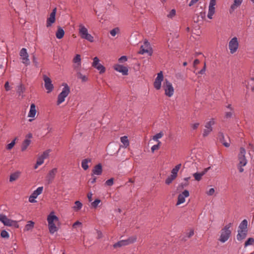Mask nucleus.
<instances>
[{
	"mask_svg": "<svg viewBox=\"0 0 254 254\" xmlns=\"http://www.w3.org/2000/svg\"><path fill=\"white\" fill-rule=\"evenodd\" d=\"M92 195H93V194L91 192H89L87 194V197H88L89 201H90V202H91L92 200Z\"/></svg>",
	"mask_w": 254,
	"mask_h": 254,
	"instance_id": "nucleus-63",
	"label": "nucleus"
},
{
	"mask_svg": "<svg viewBox=\"0 0 254 254\" xmlns=\"http://www.w3.org/2000/svg\"><path fill=\"white\" fill-rule=\"evenodd\" d=\"M43 190V188L42 187H38L36 190L33 191L31 195L33 198H37L39 195L42 193Z\"/></svg>",
	"mask_w": 254,
	"mask_h": 254,
	"instance_id": "nucleus-32",
	"label": "nucleus"
},
{
	"mask_svg": "<svg viewBox=\"0 0 254 254\" xmlns=\"http://www.w3.org/2000/svg\"><path fill=\"white\" fill-rule=\"evenodd\" d=\"M120 28L119 27H116V28L113 29L112 30H111L110 32V34L112 36L114 37L116 35V34L119 33L120 32Z\"/></svg>",
	"mask_w": 254,
	"mask_h": 254,
	"instance_id": "nucleus-40",
	"label": "nucleus"
},
{
	"mask_svg": "<svg viewBox=\"0 0 254 254\" xmlns=\"http://www.w3.org/2000/svg\"><path fill=\"white\" fill-rule=\"evenodd\" d=\"M199 0H191L189 4V6H191L195 3H196Z\"/></svg>",
	"mask_w": 254,
	"mask_h": 254,
	"instance_id": "nucleus-64",
	"label": "nucleus"
},
{
	"mask_svg": "<svg viewBox=\"0 0 254 254\" xmlns=\"http://www.w3.org/2000/svg\"><path fill=\"white\" fill-rule=\"evenodd\" d=\"M206 70V63H204L203 67L198 72L200 74H203Z\"/></svg>",
	"mask_w": 254,
	"mask_h": 254,
	"instance_id": "nucleus-53",
	"label": "nucleus"
},
{
	"mask_svg": "<svg viewBox=\"0 0 254 254\" xmlns=\"http://www.w3.org/2000/svg\"><path fill=\"white\" fill-rule=\"evenodd\" d=\"M163 74L162 71H160L157 74V76L155 78L154 82V88L157 90H159L161 87V83L163 80Z\"/></svg>",
	"mask_w": 254,
	"mask_h": 254,
	"instance_id": "nucleus-12",
	"label": "nucleus"
},
{
	"mask_svg": "<svg viewBox=\"0 0 254 254\" xmlns=\"http://www.w3.org/2000/svg\"><path fill=\"white\" fill-rule=\"evenodd\" d=\"M46 158V153L45 152L43 155H42L38 157L36 164L34 166V169H36L39 166L41 165L44 163V160Z\"/></svg>",
	"mask_w": 254,
	"mask_h": 254,
	"instance_id": "nucleus-26",
	"label": "nucleus"
},
{
	"mask_svg": "<svg viewBox=\"0 0 254 254\" xmlns=\"http://www.w3.org/2000/svg\"><path fill=\"white\" fill-rule=\"evenodd\" d=\"M181 164H179L176 165L171 171V176H173L174 177L176 178L177 176L178 171L181 168Z\"/></svg>",
	"mask_w": 254,
	"mask_h": 254,
	"instance_id": "nucleus-31",
	"label": "nucleus"
},
{
	"mask_svg": "<svg viewBox=\"0 0 254 254\" xmlns=\"http://www.w3.org/2000/svg\"><path fill=\"white\" fill-rule=\"evenodd\" d=\"M248 232L245 231H241L238 230V234L237 235V239L239 241H241L247 237Z\"/></svg>",
	"mask_w": 254,
	"mask_h": 254,
	"instance_id": "nucleus-21",
	"label": "nucleus"
},
{
	"mask_svg": "<svg viewBox=\"0 0 254 254\" xmlns=\"http://www.w3.org/2000/svg\"><path fill=\"white\" fill-rule=\"evenodd\" d=\"M114 184V179L111 178L106 181L105 184L108 186H112Z\"/></svg>",
	"mask_w": 254,
	"mask_h": 254,
	"instance_id": "nucleus-51",
	"label": "nucleus"
},
{
	"mask_svg": "<svg viewBox=\"0 0 254 254\" xmlns=\"http://www.w3.org/2000/svg\"><path fill=\"white\" fill-rule=\"evenodd\" d=\"M243 1V0H234V2L230 8V13H232L237 7L241 5Z\"/></svg>",
	"mask_w": 254,
	"mask_h": 254,
	"instance_id": "nucleus-19",
	"label": "nucleus"
},
{
	"mask_svg": "<svg viewBox=\"0 0 254 254\" xmlns=\"http://www.w3.org/2000/svg\"><path fill=\"white\" fill-rule=\"evenodd\" d=\"M0 221L5 226H13L15 228L19 227L16 221L11 220L3 214H0Z\"/></svg>",
	"mask_w": 254,
	"mask_h": 254,
	"instance_id": "nucleus-6",
	"label": "nucleus"
},
{
	"mask_svg": "<svg viewBox=\"0 0 254 254\" xmlns=\"http://www.w3.org/2000/svg\"><path fill=\"white\" fill-rule=\"evenodd\" d=\"M138 53L141 55L147 54L148 56H151L153 53V50L151 48L150 43L147 41H145L143 45L140 47Z\"/></svg>",
	"mask_w": 254,
	"mask_h": 254,
	"instance_id": "nucleus-7",
	"label": "nucleus"
},
{
	"mask_svg": "<svg viewBox=\"0 0 254 254\" xmlns=\"http://www.w3.org/2000/svg\"><path fill=\"white\" fill-rule=\"evenodd\" d=\"M0 236L2 238L8 239L9 237L8 233L5 230H2L1 232Z\"/></svg>",
	"mask_w": 254,
	"mask_h": 254,
	"instance_id": "nucleus-47",
	"label": "nucleus"
},
{
	"mask_svg": "<svg viewBox=\"0 0 254 254\" xmlns=\"http://www.w3.org/2000/svg\"><path fill=\"white\" fill-rule=\"evenodd\" d=\"M31 143V140L29 139H25L23 142H22V145H21V151H24L26 150L28 146L30 145Z\"/></svg>",
	"mask_w": 254,
	"mask_h": 254,
	"instance_id": "nucleus-30",
	"label": "nucleus"
},
{
	"mask_svg": "<svg viewBox=\"0 0 254 254\" xmlns=\"http://www.w3.org/2000/svg\"><path fill=\"white\" fill-rule=\"evenodd\" d=\"M44 80L45 82V87L46 89H48V77L46 75H44Z\"/></svg>",
	"mask_w": 254,
	"mask_h": 254,
	"instance_id": "nucleus-56",
	"label": "nucleus"
},
{
	"mask_svg": "<svg viewBox=\"0 0 254 254\" xmlns=\"http://www.w3.org/2000/svg\"><path fill=\"white\" fill-rule=\"evenodd\" d=\"M82 206V204L79 201H76L75 202V206L73 207V208L75 210H80Z\"/></svg>",
	"mask_w": 254,
	"mask_h": 254,
	"instance_id": "nucleus-43",
	"label": "nucleus"
},
{
	"mask_svg": "<svg viewBox=\"0 0 254 254\" xmlns=\"http://www.w3.org/2000/svg\"><path fill=\"white\" fill-rule=\"evenodd\" d=\"M194 235V231L193 230H190V231L187 234V237L188 238H190Z\"/></svg>",
	"mask_w": 254,
	"mask_h": 254,
	"instance_id": "nucleus-58",
	"label": "nucleus"
},
{
	"mask_svg": "<svg viewBox=\"0 0 254 254\" xmlns=\"http://www.w3.org/2000/svg\"><path fill=\"white\" fill-rule=\"evenodd\" d=\"M215 124L214 119H211L205 124V128L203 129L202 135L203 137L207 136L212 131V126Z\"/></svg>",
	"mask_w": 254,
	"mask_h": 254,
	"instance_id": "nucleus-9",
	"label": "nucleus"
},
{
	"mask_svg": "<svg viewBox=\"0 0 254 254\" xmlns=\"http://www.w3.org/2000/svg\"><path fill=\"white\" fill-rule=\"evenodd\" d=\"M121 141L124 144V147L125 148H127V146H129V142L127 136H124L121 137Z\"/></svg>",
	"mask_w": 254,
	"mask_h": 254,
	"instance_id": "nucleus-35",
	"label": "nucleus"
},
{
	"mask_svg": "<svg viewBox=\"0 0 254 254\" xmlns=\"http://www.w3.org/2000/svg\"><path fill=\"white\" fill-rule=\"evenodd\" d=\"M161 142L160 141H158V144L153 145L151 148V150L152 152H154L155 150H158L161 145Z\"/></svg>",
	"mask_w": 254,
	"mask_h": 254,
	"instance_id": "nucleus-45",
	"label": "nucleus"
},
{
	"mask_svg": "<svg viewBox=\"0 0 254 254\" xmlns=\"http://www.w3.org/2000/svg\"><path fill=\"white\" fill-rule=\"evenodd\" d=\"M114 69L122 73L124 75H127L128 73V69L127 67L120 64H116L114 66Z\"/></svg>",
	"mask_w": 254,
	"mask_h": 254,
	"instance_id": "nucleus-15",
	"label": "nucleus"
},
{
	"mask_svg": "<svg viewBox=\"0 0 254 254\" xmlns=\"http://www.w3.org/2000/svg\"><path fill=\"white\" fill-rule=\"evenodd\" d=\"M20 60L22 63L25 65H28L30 64V60L29 59V55L27 52V50L25 48H22L19 53Z\"/></svg>",
	"mask_w": 254,
	"mask_h": 254,
	"instance_id": "nucleus-11",
	"label": "nucleus"
},
{
	"mask_svg": "<svg viewBox=\"0 0 254 254\" xmlns=\"http://www.w3.org/2000/svg\"><path fill=\"white\" fill-rule=\"evenodd\" d=\"M54 88L51 80L49 78V93L51 92Z\"/></svg>",
	"mask_w": 254,
	"mask_h": 254,
	"instance_id": "nucleus-52",
	"label": "nucleus"
},
{
	"mask_svg": "<svg viewBox=\"0 0 254 254\" xmlns=\"http://www.w3.org/2000/svg\"><path fill=\"white\" fill-rule=\"evenodd\" d=\"M57 12V8L55 7L51 13L50 14V17H49L48 22H49V26L52 25L53 23L55 22L56 20V14Z\"/></svg>",
	"mask_w": 254,
	"mask_h": 254,
	"instance_id": "nucleus-17",
	"label": "nucleus"
},
{
	"mask_svg": "<svg viewBox=\"0 0 254 254\" xmlns=\"http://www.w3.org/2000/svg\"><path fill=\"white\" fill-rule=\"evenodd\" d=\"M246 153V152L245 149L244 148L241 147L240 148V153L238 155L239 163L238 166V169L240 173H242L244 171L243 167L246 166L247 163V160L245 157Z\"/></svg>",
	"mask_w": 254,
	"mask_h": 254,
	"instance_id": "nucleus-5",
	"label": "nucleus"
},
{
	"mask_svg": "<svg viewBox=\"0 0 254 254\" xmlns=\"http://www.w3.org/2000/svg\"><path fill=\"white\" fill-rule=\"evenodd\" d=\"M57 172V168H54L49 173V183L54 179Z\"/></svg>",
	"mask_w": 254,
	"mask_h": 254,
	"instance_id": "nucleus-33",
	"label": "nucleus"
},
{
	"mask_svg": "<svg viewBox=\"0 0 254 254\" xmlns=\"http://www.w3.org/2000/svg\"><path fill=\"white\" fill-rule=\"evenodd\" d=\"M238 230L248 232V221L246 219L243 220L238 227Z\"/></svg>",
	"mask_w": 254,
	"mask_h": 254,
	"instance_id": "nucleus-22",
	"label": "nucleus"
},
{
	"mask_svg": "<svg viewBox=\"0 0 254 254\" xmlns=\"http://www.w3.org/2000/svg\"><path fill=\"white\" fill-rule=\"evenodd\" d=\"M163 133L161 131L154 135L153 137V139L158 142V141H159L158 139L161 138L163 136Z\"/></svg>",
	"mask_w": 254,
	"mask_h": 254,
	"instance_id": "nucleus-44",
	"label": "nucleus"
},
{
	"mask_svg": "<svg viewBox=\"0 0 254 254\" xmlns=\"http://www.w3.org/2000/svg\"><path fill=\"white\" fill-rule=\"evenodd\" d=\"M34 226V222L32 221H29L27 224L25 225L24 230L25 231H29L31 230Z\"/></svg>",
	"mask_w": 254,
	"mask_h": 254,
	"instance_id": "nucleus-34",
	"label": "nucleus"
},
{
	"mask_svg": "<svg viewBox=\"0 0 254 254\" xmlns=\"http://www.w3.org/2000/svg\"><path fill=\"white\" fill-rule=\"evenodd\" d=\"M254 244V239L253 238H249L245 243V247H247L249 246L252 245Z\"/></svg>",
	"mask_w": 254,
	"mask_h": 254,
	"instance_id": "nucleus-39",
	"label": "nucleus"
},
{
	"mask_svg": "<svg viewBox=\"0 0 254 254\" xmlns=\"http://www.w3.org/2000/svg\"><path fill=\"white\" fill-rule=\"evenodd\" d=\"M61 227V223L59 218L55 215L54 211L49 214V231L51 234L57 232Z\"/></svg>",
	"mask_w": 254,
	"mask_h": 254,
	"instance_id": "nucleus-1",
	"label": "nucleus"
},
{
	"mask_svg": "<svg viewBox=\"0 0 254 254\" xmlns=\"http://www.w3.org/2000/svg\"><path fill=\"white\" fill-rule=\"evenodd\" d=\"M215 13V7L209 6L207 17L210 19H212V16Z\"/></svg>",
	"mask_w": 254,
	"mask_h": 254,
	"instance_id": "nucleus-37",
	"label": "nucleus"
},
{
	"mask_svg": "<svg viewBox=\"0 0 254 254\" xmlns=\"http://www.w3.org/2000/svg\"><path fill=\"white\" fill-rule=\"evenodd\" d=\"M232 224L230 223L224 226L220 231V235L218 240L221 243H225L228 240L232 233L230 229Z\"/></svg>",
	"mask_w": 254,
	"mask_h": 254,
	"instance_id": "nucleus-2",
	"label": "nucleus"
},
{
	"mask_svg": "<svg viewBox=\"0 0 254 254\" xmlns=\"http://www.w3.org/2000/svg\"><path fill=\"white\" fill-rule=\"evenodd\" d=\"M16 140V138L14 139L11 143L8 144L6 146V149L8 150H11L15 144V140Z\"/></svg>",
	"mask_w": 254,
	"mask_h": 254,
	"instance_id": "nucleus-41",
	"label": "nucleus"
},
{
	"mask_svg": "<svg viewBox=\"0 0 254 254\" xmlns=\"http://www.w3.org/2000/svg\"><path fill=\"white\" fill-rule=\"evenodd\" d=\"M77 77L78 78L80 79L82 82H86L88 80V77L85 75H83L82 73L77 70Z\"/></svg>",
	"mask_w": 254,
	"mask_h": 254,
	"instance_id": "nucleus-36",
	"label": "nucleus"
},
{
	"mask_svg": "<svg viewBox=\"0 0 254 254\" xmlns=\"http://www.w3.org/2000/svg\"><path fill=\"white\" fill-rule=\"evenodd\" d=\"M64 35V29L60 26L58 27V30L56 33V37L59 39H62Z\"/></svg>",
	"mask_w": 254,
	"mask_h": 254,
	"instance_id": "nucleus-27",
	"label": "nucleus"
},
{
	"mask_svg": "<svg viewBox=\"0 0 254 254\" xmlns=\"http://www.w3.org/2000/svg\"><path fill=\"white\" fill-rule=\"evenodd\" d=\"M25 91V88L22 84H20L16 87V92L19 96H21L22 98L24 97L23 93Z\"/></svg>",
	"mask_w": 254,
	"mask_h": 254,
	"instance_id": "nucleus-23",
	"label": "nucleus"
},
{
	"mask_svg": "<svg viewBox=\"0 0 254 254\" xmlns=\"http://www.w3.org/2000/svg\"><path fill=\"white\" fill-rule=\"evenodd\" d=\"M94 68L98 69L100 73H104L105 71V67L102 65L101 64H99L98 65H97L96 67Z\"/></svg>",
	"mask_w": 254,
	"mask_h": 254,
	"instance_id": "nucleus-42",
	"label": "nucleus"
},
{
	"mask_svg": "<svg viewBox=\"0 0 254 254\" xmlns=\"http://www.w3.org/2000/svg\"><path fill=\"white\" fill-rule=\"evenodd\" d=\"M218 138L220 141L223 144L224 146L226 147L230 146V143L226 142L225 139V136L223 133L219 132L218 134Z\"/></svg>",
	"mask_w": 254,
	"mask_h": 254,
	"instance_id": "nucleus-20",
	"label": "nucleus"
},
{
	"mask_svg": "<svg viewBox=\"0 0 254 254\" xmlns=\"http://www.w3.org/2000/svg\"><path fill=\"white\" fill-rule=\"evenodd\" d=\"M35 198H33V196L32 195H31L30 196H29V201L31 203H34V202H36V201L35 200Z\"/></svg>",
	"mask_w": 254,
	"mask_h": 254,
	"instance_id": "nucleus-61",
	"label": "nucleus"
},
{
	"mask_svg": "<svg viewBox=\"0 0 254 254\" xmlns=\"http://www.w3.org/2000/svg\"><path fill=\"white\" fill-rule=\"evenodd\" d=\"M21 172L20 171H16L10 174L9 177V182H13L17 180L20 177Z\"/></svg>",
	"mask_w": 254,
	"mask_h": 254,
	"instance_id": "nucleus-24",
	"label": "nucleus"
},
{
	"mask_svg": "<svg viewBox=\"0 0 254 254\" xmlns=\"http://www.w3.org/2000/svg\"><path fill=\"white\" fill-rule=\"evenodd\" d=\"M232 115H233V113L231 112H226L225 117L226 118H230L232 117Z\"/></svg>",
	"mask_w": 254,
	"mask_h": 254,
	"instance_id": "nucleus-59",
	"label": "nucleus"
},
{
	"mask_svg": "<svg viewBox=\"0 0 254 254\" xmlns=\"http://www.w3.org/2000/svg\"><path fill=\"white\" fill-rule=\"evenodd\" d=\"M163 88L165 90V94L167 96L171 97L173 96L174 93V89L172 83L167 79H165L163 84Z\"/></svg>",
	"mask_w": 254,
	"mask_h": 254,
	"instance_id": "nucleus-8",
	"label": "nucleus"
},
{
	"mask_svg": "<svg viewBox=\"0 0 254 254\" xmlns=\"http://www.w3.org/2000/svg\"><path fill=\"white\" fill-rule=\"evenodd\" d=\"M126 246V245L125 244L124 241V240H121V241L118 242L117 243H116L115 244H114L113 245V247H114V248L116 249L117 248H120V247H122L123 246Z\"/></svg>",
	"mask_w": 254,
	"mask_h": 254,
	"instance_id": "nucleus-38",
	"label": "nucleus"
},
{
	"mask_svg": "<svg viewBox=\"0 0 254 254\" xmlns=\"http://www.w3.org/2000/svg\"><path fill=\"white\" fill-rule=\"evenodd\" d=\"M101 202L99 199H96L93 202L91 203V205L94 208H96L98 204Z\"/></svg>",
	"mask_w": 254,
	"mask_h": 254,
	"instance_id": "nucleus-48",
	"label": "nucleus"
},
{
	"mask_svg": "<svg viewBox=\"0 0 254 254\" xmlns=\"http://www.w3.org/2000/svg\"><path fill=\"white\" fill-rule=\"evenodd\" d=\"M210 168V167H209L205 168L202 172L200 173L197 172L193 174V176L194 177L195 180L196 181H199L201 179L202 177L206 173V172Z\"/></svg>",
	"mask_w": 254,
	"mask_h": 254,
	"instance_id": "nucleus-18",
	"label": "nucleus"
},
{
	"mask_svg": "<svg viewBox=\"0 0 254 254\" xmlns=\"http://www.w3.org/2000/svg\"><path fill=\"white\" fill-rule=\"evenodd\" d=\"M72 62L73 63V68L76 71L79 70L81 67V59L80 55L79 54H76L74 58L73 59Z\"/></svg>",
	"mask_w": 254,
	"mask_h": 254,
	"instance_id": "nucleus-13",
	"label": "nucleus"
},
{
	"mask_svg": "<svg viewBox=\"0 0 254 254\" xmlns=\"http://www.w3.org/2000/svg\"><path fill=\"white\" fill-rule=\"evenodd\" d=\"M91 162V159L90 158H86L83 159L81 162V167L84 170H87L89 168L88 163H90Z\"/></svg>",
	"mask_w": 254,
	"mask_h": 254,
	"instance_id": "nucleus-29",
	"label": "nucleus"
},
{
	"mask_svg": "<svg viewBox=\"0 0 254 254\" xmlns=\"http://www.w3.org/2000/svg\"><path fill=\"white\" fill-rule=\"evenodd\" d=\"M176 178L173 176H169L165 180V183L167 185L170 184Z\"/></svg>",
	"mask_w": 254,
	"mask_h": 254,
	"instance_id": "nucleus-46",
	"label": "nucleus"
},
{
	"mask_svg": "<svg viewBox=\"0 0 254 254\" xmlns=\"http://www.w3.org/2000/svg\"><path fill=\"white\" fill-rule=\"evenodd\" d=\"M137 237L136 236H133L129 237L126 240H124L126 246L128 245L131 244H133L136 241Z\"/></svg>",
	"mask_w": 254,
	"mask_h": 254,
	"instance_id": "nucleus-28",
	"label": "nucleus"
},
{
	"mask_svg": "<svg viewBox=\"0 0 254 254\" xmlns=\"http://www.w3.org/2000/svg\"><path fill=\"white\" fill-rule=\"evenodd\" d=\"M4 87L6 91H9L10 89V86L9 85L8 82H6L4 84Z\"/></svg>",
	"mask_w": 254,
	"mask_h": 254,
	"instance_id": "nucleus-62",
	"label": "nucleus"
},
{
	"mask_svg": "<svg viewBox=\"0 0 254 254\" xmlns=\"http://www.w3.org/2000/svg\"><path fill=\"white\" fill-rule=\"evenodd\" d=\"M216 4V0H210L209 6L214 7Z\"/></svg>",
	"mask_w": 254,
	"mask_h": 254,
	"instance_id": "nucleus-60",
	"label": "nucleus"
},
{
	"mask_svg": "<svg viewBox=\"0 0 254 254\" xmlns=\"http://www.w3.org/2000/svg\"><path fill=\"white\" fill-rule=\"evenodd\" d=\"M64 87L62 92L59 94L57 100V105H60L65 100V98L70 93V87L67 83H64L62 85Z\"/></svg>",
	"mask_w": 254,
	"mask_h": 254,
	"instance_id": "nucleus-4",
	"label": "nucleus"
},
{
	"mask_svg": "<svg viewBox=\"0 0 254 254\" xmlns=\"http://www.w3.org/2000/svg\"><path fill=\"white\" fill-rule=\"evenodd\" d=\"M78 27V33L81 39H85L90 42H94V37L88 33V29L83 24H79Z\"/></svg>",
	"mask_w": 254,
	"mask_h": 254,
	"instance_id": "nucleus-3",
	"label": "nucleus"
},
{
	"mask_svg": "<svg viewBox=\"0 0 254 254\" xmlns=\"http://www.w3.org/2000/svg\"><path fill=\"white\" fill-rule=\"evenodd\" d=\"M92 173L91 174V176H93L94 175H100L102 173V166L101 164H98V165L95 166L92 169Z\"/></svg>",
	"mask_w": 254,
	"mask_h": 254,
	"instance_id": "nucleus-16",
	"label": "nucleus"
},
{
	"mask_svg": "<svg viewBox=\"0 0 254 254\" xmlns=\"http://www.w3.org/2000/svg\"><path fill=\"white\" fill-rule=\"evenodd\" d=\"M239 47V42L236 37H233L229 42V49L230 53L233 54L237 51Z\"/></svg>",
	"mask_w": 254,
	"mask_h": 254,
	"instance_id": "nucleus-10",
	"label": "nucleus"
},
{
	"mask_svg": "<svg viewBox=\"0 0 254 254\" xmlns=\"http://www.w3.org/2000/svg\"><path fill=\"white\" fill-rule=\"evenodd\" d=\"M190 193L188 190H185L181 193L179 194L178 197L177 205H180L185 202L186 197H188Z\"/></svg>",
	"mask_w": 254,
	"mask_h": 254,
	"instance_id": "nucleus-14",
	"label": "nucleus"
},
{
	"mask_svg": "<svg viewBox=\"0 0 254 254\" xmlns=\"http://www.w3.org/2000/svg\"><path fill=\"white\" fill-rule=\"evenodd\" d=\"M99 60L97 57L94 58L93 62L92 63V66H93L94 67H96L97 65L99 64Z\"/></svg>",
	"mask_w": 254,
	"mask_h": 254,
	"instance_id": "nucleus-50",
	"label": "nucleus"
},
{
	"mask_svg": "<svg viewBox=\"0 0 254 254\" xmlns=\"http://www.w3.org/2000/svg\"><path fill=\"white\" fill-rule=\"evenodd\" d=\"M176 15V10L174 9H172L169 13L167 15V17L170 18H172Z\"/></svg>",
	"mask_w": 254,
	"mask_h": 254,
	"instance_id": "nucleus-49",
	"label": "nucleus"
},
{
	"mask_svg": "<svg viewBox=\"0 0 254 254\" xmlns=\"http://www.w3.org/2000/svg\"><path fill=\"white\" fill-rule=\"evenodd\" d=\"M127 57L125 56H122L119 59V61L120 63H123L127 61Z\"/></svg>",
	"mask_w": 254,
	"mask_h": 254,
	"instance_id": "nucleus-54",
	"label": "nucleus"
},
{
	"mask_svg": "<svg viewBox=\"0 0 254 254\" xmlns=\"http://www.w3.org/2000/svg\"><path fill=\"white\" fill-rule=\"evenodd\" d=\"M215 192V190L213 188H211L209 189V190L207 191V194L208 195H212Z\"/></svg>",
	"mask_w": 254,
	"mask_h": 254,
	"instance_id": "nucleus-57",
	"label": "nucleus"
},
{
	"mask_svg": "<svg viewBox=\"0 0 254 254\" xmlns=\"http://www.w3.org/2000/svg\"><path fill=\"white\" fill-rule=\"evenodd\" d=\"M36 106L34 104H32L30 106V109L28 115V117L30 118L35 117L36 114Z\"/></svg>",
	"mask_w": 254,
	"mask_h": 254,
	"instance_id": "nucleus-25",
	"label": "nucleus"
},
{
	"mask_svg": "<svg viewBox=\"0 0 254 254\" xmlns=\"http://www.w3.org/2000/svg\"><path fill=\"white\" fill-rule=\"evenodd\" d=\"M199 126V123H196L194 124H192L191 125V127L193 129H196L198 128V126Z\"/></svg>",
	"mask_w": 254,
	"mask_h": 254,
	"instance_id": "nucleus-55",
	"label": "nucleus"
}]
</instances>
